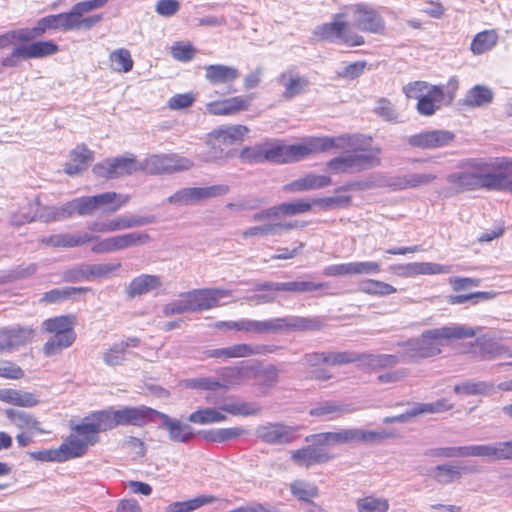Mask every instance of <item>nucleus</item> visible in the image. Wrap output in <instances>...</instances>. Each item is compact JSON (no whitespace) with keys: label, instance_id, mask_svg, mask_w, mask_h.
<instances>
[{"label":"nucleus","instance_id":"680f3d73","mask_svg":"<svg viewBox=\"0 0 512 512\" xmlns=\"http://www.w3.org/2000/svg\"><path fill=\"white\" fill-rule=\"evenodd\" d=\"M356 506L358 512H387L390 505L386 498L367 496L358 499Z\"/></svg>","mask_w":512,"mask_h":512},{"label":"nucleus","instance_id":"c756f323","mask_svg":"<svg viewBox=\"0 0 512 512\" xmlns=\"http://www.w3.org/2000/svg\"><path fill=\"white\" fill-rule=\"evenodd\" d=\"M97 237L89 233L81 234H57L45 237L41 242L51 247H77L94 241Z\"/></svg>","mask_w":512,"mask_h":512},{"label":"nucleus","instance_id":"b1692460","mask_svg":"<svg viewBox=\"0 0 512 512\" xmlns=\"http://www.w3.org/2000/svg\"><path fill=\"white\" fill-rule=\"evenodd\" d=\"M161 420L160 428L166 429L169 434V439L173 442L187 443L193 438L191 426L182 423L178 419L171 418L167 414L158 411L156 414Z\"/></svg>","mask_w":512,"mask_h":512},{"label":"nucleus","instance_id":"2eb2a0df","mask_svg":"<svg viewBox=\"0 0 512 512\" xmlns=\"http://www.w3.org/2000/svg\"><path fill=\"white\" fill-rule=\"evenodd\" d=\"M296 430L283 423H269L258 426L255 435L262 442L270 445H283L295 439Z\"/></svg>","mask_w":512,"mask_h":512},{"label":"nucleus","instance_id":"5fc2aeb1","mask_svg":"<svg viewBox=\"0 0 512 512\" xmlns=\"http://www.w3.org/2000/svg\"><path fill=\"white\" fill-rule=\"evenodd\" d=\"M221 411L222 410L220 409L218 410L214 408L200 409L190 414L188 420L200 425L223 422L227 417Z\"/></svg>","mask_w":512,"mask_h":512},{"label":"nucleus","instance_id":"0eeeda50","mask_svg":"<svg viewBox=\"0 0 512 512\" xmlns=\"http://www.w3.org/2000/svg\"><path fill=\"white\" fill-rule=\"evenodd\" d=\"M141 171L150 175L171 174L185 171L193 166V162L175 153L152 154L140 161Z\"/></svg>","mask_w":512,"mask_h":512},{"label":"nucleus","instance_id":"bf43d9fd","mask_svg":"<svg viewBox=\"0 0 512 512\" xmlns=\"http://www.w3.org/2000/svg\"><path fill=\"white\" fill-rule=\"evenodd\" d=\"M493 388V385L485 381H465L454 386V392L459 395H485Z\"/></svg>","mask_w":512,"mask_h":512},{"label":"nucleus","instance_id":"bb28decb","mask_svg":"<svg viewBox=\"0 0 512 512\" xmlns=\"http://www.w3.org/2000/svg\"><path fill=\"white\" fill-rule=\"evenodd\" d=\"M162 287V279L159 275L141 274L131 280L126 287V294L130 298L147 294Z\"/></svg>","mask_w":512,"mask_h":512},{"label":"nucleus","instance_id":"dca6fc26","mask_svg":"<svg viewBox=\"0 0 512 512\" xmlns=\"http://www.w3.org/2000/svg\"><path fill=\"white\" fill-rule=\"evenodd\" d=\"M455 140V134L449 130H432L412 135L408 143L421 149H437L451 145Z\"/></svg>","mask_w":512,"mask_h":512},{"label":"nucleus","instance_id":"e2e57ef3","mask_svg":"<svg viewBox=\"0 0 512 512\" xmlns=\"http://www.w3.org/2000/svg\"><path fill=\"white\" fill-rule=\"evenodd\" d=\"M39 206V200L35 199L29 202L26 206L20 208L17 212L13 213L10 219L12 225L21 226L26 223L37 220L36 208Z\"/></svg>","mask_w":512,"mask_h":512},{"label":"nucleus","instance_id":"f257e3e1","mask_svg":"<svg viewBox=\"0 0 512 512\" xmlns=\"http://www.w3.org/2000/svg\"><path fill=\"white\" fill-rule=\"evenodd\" d=\"M480 330V327L450 324L425 330L419 337L398 342L397 346L405 348V359L416 362L435 357L442 353V347L450 345L453 341L473 338Z\"/></svg>","mask_w":512,"mask_h":512},{"label":"nucleus","instance_id":"774afa93","mask_svg":"<svg viewBox=\"0 0 512 512\" xmlns=\"http://www.w3.org/2000/svg\"><path fill=\"white\" fill-rule=\"evenodd\" d=\"M266 161L287 163V145L280 141L265 142Z\"/></svg>","mask_w":512,"mask_h":512},{"label":"nucleus","instance_id":"5701e85b","mask_svg":"<svg viewBox=\"0 0 512 512\" xmlns=\"http://www.w3.org/2000/svg\"><path fill=\"white\" fill-rule=\"evenodd\" d=\"M249 133V128L241 124L222 125L210 132V141L219 140L223 145L240 144Z\"/></svg>","mask_w":512,"mask_h":512},{"label":"nucleus","instance_id":"412c9836","mask_svg":"<svg viewBox=\"0 0 512 512\" xmlns=\"http://www.w3.org/2000/svg\"><path fill=\"white\" fill-rule=\"evenodd\" d=\"M292 461L301 467L309 468L317 464H323L333 459L328 451L312 443L292 452Z\"/></svg>","mask_w":512,"mask_h":512},{"label":"nucleus","instance_id":"864d4df0","mask_svg":"<svg viewBox=\"0 0 512 512\" xmlns=\"http://www.w3.org/2000/svg\"><path fill=\"white\" fill-rule=\"evenodd\" d=\"M220 410L234 416H251L261 412V408L254 403L229 400L220 407Z\"/></svg>","mask_w":512,"mask_h":512},{"label":"nucleus","instance_id":"473e14b6","mask_svg":"<svg viewBox=\"0 0 512 512\" xmlns=\"http://www.w3.org/2000/svg\"><path fill=\"white\" fill-rule=\"evenodd\" d=\"M320 152L317 137H311L304 141L287 145V163L303 160L310 155Z\"/></svg>","mask_w":512,"mask_h":512},{"label":"nucleus","instance_id":"39448f33","mask_svg":"<svg viewBox=\"0 0 512 512\" xmlns=\"http://www.w3.org/2000/svg\"><path fill=\"white\" fill-rule=\"evenodd\" d=\"M346 18L351 19L354 28L373 34L385 31V20L379 12L366 3H355L343 8Z\"/></svg>","mask_w":512,"mask_h":512},{"label":"nucleus","instance_id":"a19ab883","mask_svg":"<svg viewBox=\"0 0 512 512\" xmlns=\"http://www.w3.org/2000/svg\"><path fill=\"white\" fill-rule=\"evenodd\" d=\"M6 416L20 430H35L39 433L46 432L41 428L40 422L27 412L8 409L6 410Z\"/></svg>","mask_w":512,"mask_h":512},{"label":"nucleus","instance_id":"2f4dec72","mask_svg":"<svg viewBox=\"0 0 512 512\" xmlns=\"http://www.w3.org/2000/svg\"><path fill=\"white\" fill-rule=\"evenodd\" d=\"M238 77V70L231 66L214 64L205 68V78L212 85L228 84Z\"/></svg>","mask_w":512,"mask_h":512},{"label":"nucleus","instance_id":"f704fd0d","mask_svg":"<svg viewBox=\"0 0 512 512\" xmlns=\"http://www.w3.org/2000/svg\"><path fill=\"white\" fill-rule=\"evenodd\" d=\"M94 198L97 209H103V211L108 213L117 212L130 201L128 194L116 193L114 191L94 195Z\"/></svg>","mask_w":512,"mask_h":512},{"label":"nucleus","instance_id":"79ce46f5","mask_svg":"<svg viewBox=\"0 0 512 512\" xmlns=\"http://www.w3.org/2000/svg\"><path fill=\"white\" fill-rule=\"evenodd\" d=\"M498 42L496 30H484L477 33L470 45V50L474 55H481L492 50Z\"/></svg>","mask_w":512,"mask_h":512},{"label":"nucleus","instance_id":"72a5a7b5","mask_svg":"<svg viewBox=\"0 0 512 512\" xmlns=\"http://www.w3.org/2000/svg\"><path fill=\"white\" fill-rule=\"evenodd\" d=\"M0 401L27 408L34 407L40 402L34 393L10 388L0 389Z\"/></svg>","mask_w":512,"mask_h":512},{"label":"nucleus","instance_id":"cd10ccee","mask_svg":"<svg viewBox=\"0 0 512 512\" xmlns=\"http://www.w3.org/2000/svg\"><path fill=\"white\" fill-rule=\"evenodd\" d=\"M307 442L320 446L342 445L352 443V429H341L333 432H321L306 437Z\"/></svg>","mask_w":512,"mask_h":512},{"label":"nucleus","instance_id":"58836bf2","mask_svg":"<svg viewBox=\"0 0 512 512\" xmlns=\"http://www.w3.org/2000/svg\"><path fill=\"white\" fill-rule=\"evenodd\" d=\"M400 349L396 354H369L365 356V362L374 369L394 367L399 363H410L404 358L405 348Z\"/></svg>","mask_w":512,"mask_h":512},{"label":"nucleus","instance_id":"9b49d317","mask_svg":"<svg viewBox=\"0 0 512 512\" xmlns=\"http://www.w3.org/2000/svg\"><path fill=\"white\" fill-rule=\"evenodd\" d=\"M156 222L153 215H120L118 217L107 219L102 222H93L89 225V230L99 233H110L121 230L138 228Z\"/></svg>","mask_w":512,"mask_h":512},{"label":"nucleus","instance_id":"69168bd1","mask_svg":"<svg viewBox=\"0 0 512 512\" xmlns=\"http://www.w3.org/2000/svg\"><path fill=\"white\" fill-rule=\"evenodd\" d=\"M464 457H481L488 461H496V442L463 446Z\"/></svg>","mask_w":512,"mask_h":512},{"label":"nucleus","instance_id":"a878e982","mask_svg":"<svg viewBox=\"0 0 512 512\" xmlns=\"http://www.w3.org/2000/svg\"><path fill=\"white\" fill-rule=\"evenodd\" d=\"M355 411H357V408L352 404L339 401H323L313 407L309 414L313 417H325L328 420H334Z\"/></svg>","mask_w":512,"mask_h":512},{"label":"nucleus","instance_id":"338daca9","mask_svg":"<svg viewBox=\"0 0 512 512\" xmlns=\"http://www.w3.org/2000/svg\"><path fill=\"white\" fill-rule=\"evenodd\" d=\"M497 293L494 291H478L465 295H450L447 298V302L451 305H459L471 301L473 304H477L480 301H488L494 299Z\"/></svg>","mask_w":512,"mask_h":512},{"label":"nucleus","instance_id":"393cba45","mask_svg":"<svg viewBox=\"0 0 512 512\" xmlns=\"http://www.w3.org/2000/svg\"><path fill=\"white\" fill-rule=\"evenodd\" d=\"M252 373H254L253 366H235L219 369L218 375L222 380L220 381L221 389L228 390L242 385L252 378Z\"/></svg>","mask_w":512,"mask_h":512},{"label":"nucleus","instance_id":"ddd939ff","mask_svg":"<svg viewBox=\"0 0 512 512\" xmlns=\"http://www.w3.org/2000/svg\"><path fill=\"white\" fill-rule=\"evenodd\" d=\"M81 450L76 438L71 433L58 448L31 452L30 456L38 461L61 463L84 456Z\"/></svg>","mask_w":512,"mask_h":512},{"label":"nucleus","instance_id":"4be33fe9","mask_svg":"<svg viewBox=\"0 0 512 512\" xmlns=\"http://www.w3.org/2000/svg\"><path fill=\"white\" fill-rule=\"evenodd\" d=\"M251 96H235L221 101H213L206 105L211 115H233L249 109Z\"/></svg>","mask_w":512,"mask_h":512},{"label":"nucleus","instance_id":"49530a36","mask_svg":"<svg viewBox=\"0 0 512 512\" xmlns=\"http://www.w3.org/2000/svg\"><path fill=\"white\" fill-rule=\"evenodd\" d=\"M352 429V443L378 444L388 438L394 437V433L386 430H364L359 428Z\"/></svg>","mask_w":512,"mask_h":512},{"label":"nucleus","instance_id":"c85d7f7f","mask_svg":"<svg viewBox=\"0 0 512 512\" xmlns=\"http://www.w3.org/2000/svg\"><path fill=\"white\" fill-rule=\"evenodd\" d=\"M93 160V152L85 145H77L70 153V160L65 164L64 171L73 176L81 173Z\"/></svg>","mask_w":512,"mask_h":512},{"label":"nucleus","instance_id":"20e7f679","mask_svg":"<svg viewBox=\"0 0 512 512\" xmlns=\"http://www.w3.org/2000/svg\"><path fill=\"white\" fill-rule=\"evenodd\" d=\"M380 153V148H373L370 153L340 155L327 162V169L332 174H353L372 169L381 164Z\"/></svg>","mask_w":512,"mask_h":512},{"label":"nucleus","instance_id":"3c124183","mask_svg":"<svg viewBox=\"0 0 512 512\" xmlns=\"http://www.w3.org/2000/svg\"><path fill=\"white\" fill-rule=\"evenodd\" d=\"M359 289L365 294L378 297L388 296L397 292V289L391 284L375 279L361 281Z\"/></svg>","mask_w":512,"mask_h":512},{"label":"nucleus","instance_id":"603ef678","mask_svg":"<svg viewBox=\"0 0 512 512\" xmlns=\"http://www.w3.org/2000/svg\"><path fill=\"white\" fill-rule=\"evenodd\" d=\"M109 61L111 69L120 73L131 71L134 63L130 51L125 48L112 51L109 55Z\"/></svg>","mask_w":512,"mask_h":512},{"label":"nucleus","instance_id":"6ab92c4d","mask_svg":"<svg viewBox=\"0 0 512 512\" xmlns=\"http://www.w3.org/2000/svg\"><path fill=\"white\" fill-rule=\"evenodd\" d=\"M34 336L35 330L31 327L0 330V352L17 350L30 343Z\"/></svg>","mask_w":512,"mask_h":512},{"label":"nucleus","instance_id":"423d86ee","mask_svg":"<svg viewBox=\"0 0 512 512\" xmlns=\"http://www.w3.org/2000/svg\"><path fill=\"white\" fill-rule=\"evenodd\" d=\"M58 45L52 41H36L29 44L22 43L13 47L11 52L1 59V66L15 68L23 60L43 58L58 52Z\"/></svg>","mask_w":512,"mask_h":512},{"label":"nucleus","instance_id":"6e6552de","mask_svg":"<svg viewBox=\"0 0 512 512\" xmlns=\"http://www.w3.org/2000/svg\"><path fill=\"white\" fill-rule=\"evenodd\" d=\"M320 326V321L317 318L290 315L261 320V334L318 330Z\"/></svg>","mask_w":512,"mask_h":512},{"label":"nucleus","instance_id":"a211bd4d","mask_svg":"<svg viewBox=\"0 0 512 512\" xmlns=\"http://www.w3.org/2000/svg\"><path fill=\"white\" fill-rule=\"evenodd\" d=\"M156 414H158V411L146 406L124 407L116 410L118 426L142 427L154 421Z\"/></svg>","mask_w":512,"mask_h":512},{"label":"nucleus","instance_id":"a18cd8bd","mask_svg":"<svg viewBox=\"0 0 512 512\" xmlns=\"http://www.w3.org/2000/svg\"><path fill=\"white\" fill-rule=\"evenodd\" d=\"M115 178L141 171L140 161L133 154L111 158Z\"/></svg>","mask_w":512,"mask_h":512},{"label":"nucleus","instance_id":"4d7b16f0","mask_svg":"<svg viewBox=\"0 0 512 512\" xmlns=\"http://www.w3.org/2000/svg\"><path fill=\"white\" fill-rule=\"evenodd\" d=\"M290 492L300 501L309 502L316 498L319 490L313 483L304 480H295L290 484Z\"/></svg>","mask_w":512,"mask_h":512},{"label":"nucleus","instance_id":"c9c22d12","mask_svg":"<svg viewBox=\"0 0 512 512\" xmlns=\"http://www.w3.org/2000/svg\"><path fill=\"white\" fill-rule=\"evenodd\" d=\"M52 336L43 345L42 351L46 357L60 354L64 349L73 345L76 340L75 332L51 334Z\"/></svg>","mask_w":512,"mask_h":512},{"label":"nucleus","instance_id":"7ed1b4c3","mask_svg":"<svg viewBox=\"0 0 512 512\" xmlns=\"http://www.w3.org/2000/svg\"><path fill=\"white\" fill-rule=\"evenodd\" d=\"M118 426L116 410L106 409L86 417L82 423L71 426L72 435L85 455L90 446L98 442V434Z\"/></svg>","mask_w":512,"mask_h":512},{"label":"nucleus","instance_id":"8fccbe9b","mask_svg":"<svg viewBox=\"0 0 512 512\" xmlns=\"http://www.w3.org/2000/svg\"><path fill=\"white\" fill-rule=\"evenodd\" d=\"M151 237L146 232H130L114 236L116 251L141 246L149 243Z\"/></svg>","mask_w":512,"mask_h":512},{"label":"nucleus","instance_id":"37998d69","mask_svg":"<svg viewBox=\"0 0 512 512\" xmlns=\"http://www.w3.org/2000/svg\"><path fill=\"white\" fill-rule=\"evenodd\" d=\"M387 185H392V183H389L385 176L381 174H371L363 179L349 182L344 186L337 188L336 192L347 190L364 191L378 187H384Z\"/></svg>","mask_w":512,"mask_h":512},{"label":"nucleus","instance_id":"0e129e2a","mask_svg":"<svg viewBox=\"0 0 512 512\" xmlns=\"http://www.w3.org/2000/svg\"><path fill=\"white\" fill-rule=\"evenodd\" d=\"M216 500L217 498L215 496L201 495L187 501L175 502L171 504L169 508L170 512H190L203 505L211 504Z\"/></svg>","mask_w":512,"mask_h":512},{"label":"nucleus","instance_id":"f03ea898","mask_svg":"<svg viewBox=\"0 0 512 512\" xmlns=\"http://www.w3.org/2000/svg\"><path fill=\"white\" fill-rule=\"evenodd\" d=\"M512 166L508 157L472 159L465 163L460 171L449 174L446 181L457 192L488 190L498 191L500 171Z\"/></svg>","mask_w":512,"mask_h":512},{"label":"nucleus","instance_id":"13d9d810","mask_svg":"<svg viewBox=\"0 0 512 512\" xmlns=\"http://www.w3.org/2000/svg\"><path fill=\"white\" fill-rule=\"evenodd\" d=\"M276 283L277 282H270V281L257 283L254 286L253 291L263 292V293H256L251 296H248L246 298L247 301L253 303L254 305H263V304H268V303L274 302L276 300V293L280 292L281 290L269 289V288H265L264 286L273 285Z\"/></svg>","mask_w":512,"mask_h":512},{"label":"nucleus","instance_id":"4c0bfd02","mask_svg":"<svg viewBox=\"0 0 512 512\" xmlns=\"http://www.w3.org/2000/svg\"><path fill=\"white\" fill-rule=\"evenodd\" d=\"M76 317L72 314L52 317L42 323V331L48 334L75 332Z\"/></svg>","mask_w":512,"mask_h":512},{"label":"nucleus","instance_id":"e433bc0d","mask_svg":"<svg viewBox=\"0 0 512 512\" xmlns=\"http://www.w3.org/2000/svg\"><path fill=\"white\" fill-rule=\"evenodd\" d=\"M426 97H422L418 100L417 111L419 114L424 116L433 115L442 106L445 99V92L443 87H435L430 94H426Z\"/></svg>","mask_w":512,"mask_h":512},{"label":"nucleus","instance_id":"4468645a","mask_svg":"<svg viewBox=\"0 0 512 512\" xmlns=\"http://www.w3.org/2000/svg\"><path fill=\"white\" fill-rule=\"evenodd\" d=\"M50 30L72 31L89 30L102 20V15H92L85 19L78 18L74 8L69 12L47 16Z\"/></svg>","mask_w":512,"mask_h":512},{"label":"nucleus","instance_id":"f3484780","mask_svg":"<svg viewBox=\"0 0 512 512\" xmlns=\"http://www.w3.org/2000/svg\"><path fill=\"white\" fill-rule=\"evenodd\" d=\"M190 295L193 312H198L219 306L220 300L231 297L232 292L220 288H204L191 290Z\"/></svg>","mask_w":512,"mask_h":512},{"label":"nucleus","instance_id":"f8f14e48","mask_svg":"<svg viewBox=\"0 0 512 512\" xmlns=\"http://www.w3.org/2000/svg\"><path fill=\"white\" fill-rule=\"evenodd\" d=\"M278 349L274 345L264 344H235L229 347L208 349L203 352L206 358L230 359L249 357L254 355H267L274 353Z\"/></svg>","mask_w":512,"mask_h":512},{"label":"nucleus","instance_id":"1a4fd4ad","mask_svg":"<svg viewBox=\"0 0 512 512\" xmlns=\"http://www.w3.org/2000/svg\"><path fill=\"white\" fill-rule=\"evenodd\" d=\"M346 16L344 10L333 17V21L318 26L315 35L322 39L342 40L351 46H360L364 44V38L358 34L348 32V24L344 21Z\"/></svg>","mask_w":512,"mask_h":512},{"label":"nucleus","instance_id":"7c9ffc66","mask_svg":"<svg viewBox=\"0 0 512 512\" xmlns=\"http://www.w3.org/2000/svg\"><path fill=\"white\" fill-rule=\"evenodd\" d=\"M331 183L332 179L329 176L309 173L301 178L292 181L291 183L285 186V189L291 192H302L308 190L321 189L331 185Z\"/></svg>","mask_w":512,"mask_h":512},{"label":"nucleus","instance_id":"de8ad7c7","mask_svg":"<svg viewBox=\"0 0 512 512\" xmlns=\"http://www.w3.org/2000/svg\"><path fill=\"white\" fill-rule=\"evenodd\" d=\"M494 94L492 90L483 85L472 87L464 98V104L469 107H481L492 102Z\"/></svg>","mask_w":512,"mask_h":512},{"label":"nucleus","instance_id":"aec40b11","mask_svg":"<svg viewBox=\"0 0 512 512\" xmlns=\"http://www.w3.org/2000/svg\"><path fill=\"white\" fill-rule=\"evenodd\" d=\"M277 83L283 87L282 97L291 100L307 91L309 80L294 69H288L277 77Z\"/></svg>","mask_w":512,"mask_h":512},{"label":"nucleus","instance_id":"6e6d98bb","mask_svg":"<svg viewBox=\"0 0 512 512\" xmlns=\"http://www.w3.org/2000/svg\"><path fill=\"white\" fill-rule=\"evenodd\" d=\"M90 289L88 287H62L52 289L48 292H45L40 299V302L45 303H58L63 300L71 298L75 294L87 292Z\"/></svg>","mask_w":512,"mask_h":512},{"label":"nucleus","instance_id":"ea45409f","mask_svg":"<svg viewBox=\"0 0 512 512\" xmlns=\"http://www.w3.org/2000/svg\"><path fill=\"white\" fill-rule=\"evenodd\" d=\"M329 286L326 282L315 283L311 281H291V282H279L273 285H266L265 288L281 290L285 292L294 293H307L320 289L327 288Z\"/></svg>","mask_w":512,"mask_h":512},{"label":"nucleus","instance_id":"9d476101","mask_svg":"<svg viewBox=\"0 0 512 512\" xmlns=\"http://www.w3.org/2000/svg\"><path fill=\"white\" fill-rule=\"evenodd\" d=\"M228 191L229 187L224 184L183 188L171 195L167 201L176 205H193L206 199L225 195Z\"/></svg>","mask_w":512,"mask_h":512},{"label":"nucleus","instance_id":"c03bdc74","mask_svg":"<svg viewBox=\"0 0 512 512\" xmlns=\"http://www.w3.org/2000/svg\"><path fill=\"white\" fill-rule=\"evenodd\" d=\"M437 179V175L433 173H411L399 177L396 182L392 183L398 189L417 188L426 186Z\"/></svg>","mask_w":512,"mask_h":512},{"label":"nucleus","instance_id":"052dcab7","mask_svg":"<svg viewBox=\"0 0 512 512\" xmlns=\"http://www.w3.org/2000/svg\"><path fill=\"white\" fill-rule=\"evenodd\" d=\"M453 404L447 399L442 398L432 403H416L412 407V414L415 416L421 414H438L451 410Z\"/></svg>","mask_w":512,"mask_h":512},{"label":"nucleus","instance_id":"09e8293b","mask_svg":"<svg viewBox=\"0 0 512 512\" xmlns=\"http://www.w3.org/2000/svg\"><path fill=\"white\" fill-rule=\"evenodd\" d=\"M430 476L439 484L447 485L461 478V468L452 464H440L433 468Z\"/></svg>","mask_w":512,"mask_h":512}]
</instances>
